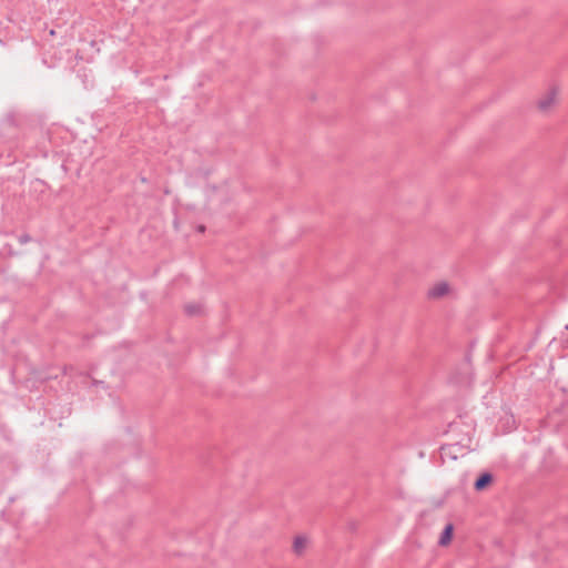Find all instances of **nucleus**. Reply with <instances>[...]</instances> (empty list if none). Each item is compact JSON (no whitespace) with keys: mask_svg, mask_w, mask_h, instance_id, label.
I'll return each mask as SVG.
<instances>
[{"mask_svg":"<svg viewBox=\"0 0 568 568\" xmlns=\"http://www.w3.org/2000/svg\"><path fill=\"white\" fill-rule=\"evenodd\" d=\"M493 480V476L489 473H484L479 476V478L475 481V489L481 490L484 489L490 481Z\"/></svg>","mask_w":568,"mask_h":568,"instance_id":"obj_4","label":"nucleus"},{"mask_svg":"<svg viewBox=\"0 0 568 568\" xmlns=\"http://www.w3.org/2000/svg\"><path fill=\"white\" fill-rule=\"evenodd\" d=\"M308 546V538L306 536H296L293 542V550L296 555L301 556L304 554Z\"/></svg>","mask_w":568,"mask_h":568,"instance_id":"obj_3","label":"nucleus"},{"mask_svg":"<svg viewBox=\"0 0 568 568\" xmlns=\"http://www.w3.org/2000/svg\"><path fill=\"white\" fill-rule=\"evenodd\" d=\"M558 89L556 87L550 88L538 101L539 110L547 112L557 102Z\"/></svg>","mask_w":568,"mask_h":568,"instance_id":"obj_1","label":"nucleus"},{"mask_svg":"<svg viewBox=\"0 0 568 568\" xmlns=\"http://www.w3.org/2000/svg\"><path fill=\"white\" fill-rule=\"evenodd\" d=\"M450 291L449 285L446 282L436 283L428 291V297L430 298H442L446 296Z\"/></svg>","mask_w":568,"mask_h":568,"instance_id":"obj_2","label":"nucleus"},{"mask_svg":"<svg viewBox=\"0 0 568 568\" xmlns=\"http://www.w3.org/2000/svg\"><path fill=\"white\" fill-rule=\"evenodd\" d=\"M199 231L204 232V226L203 225L199 226Z\"/></svg>","mask_w":568,"mask_h":568,"instance_id":"obj_8","label":"nucleus"},{"mask_svg":"<svg viewBox=\"0 0 568 568\" xmlns=\"http://www.w3.org/2000/svg\"><path fill=\"white\" fill-rule=\"evenodd\" d=\"M452 534H453V526L447 525L440 536L439 544L443 546L447 545L452 539Z\"/></svg>","mask_w":568,"mask_h":568,"instance_id":"obj_5","label":"nucleus"},{"mask_svg":"<svg viewBox=\"0 0 568 568\" xmlns=\"http://www.w3.org/2000/svg\"><path fill=\"white\" fill-rule=\"evenodd\" d=\"M28 241H29V236H27V235H23V236L20 237V242L21 243H26Z\"/></svg>","mask_w":568,"mask_h":568,"instance_id":"obj_7","label":"nucleus"},{"mask_svg":"<svg viewBox=\"0 0 568 568\" xmlns=\"http://www.w3.org/2000/svg\"><path fill=\"white\" fill-rule=\"evenodd\" d=\"M185 311L190 315H195V314L200 313V306L190 304V305H186Z\"/></svg>","mask_w":568,"mask_h":568,"instance_id":"obj_6","label":"nucleus"}]
</instances>
